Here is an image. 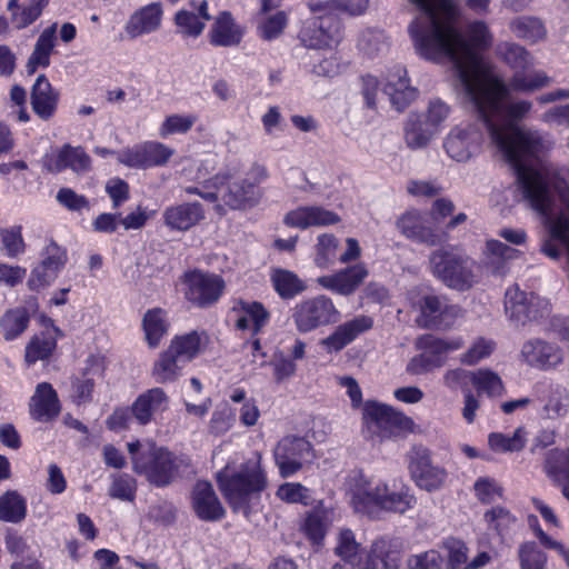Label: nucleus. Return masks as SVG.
<instances>
[{
  "mask_svg": "<svg viewBox=\"0 0 569 569\" xmlns=\"http://www.w3.org/2000/svg\"><path fill=\"white\" fill-rule=\"evenodd\" d=\"M409 1L420 10L408 28L416 50L425 59L452 62L490 138H495V131L502 132L523 120L532 103L507 101L509 90L503 79L481 57L492 44L488 26L473 21L463 36L458 29L460 10L453 0Z\"/></svg>",
  "mask_w": 569,
  "mask_h": 569,
  "instance_id": "nucleus-1",
  "label": "nucleus"
},
{
  "mask_svg": "<svg viewBox=\"0 0 569 569\" xmlns=\"http://www.w3.org/2000/svg\"><path fill=\"white\" fill-rule=\"evenodd\" d=\"M493 144L515 170L517 184L531 208L548 218V230L560 217H569V186L558 171L540 161L551 143L538 130L517 122L495 131Z\"/></svg>",
  "mask_w": 569,
  "mask_h": 569,
  "instance_id": "nucleus-2",
  "label": "nucleus"
},
{
  "mask_svg": "<svg viewBox=\"0 0 569 569\" xmlns=\"http://www.w3.org/2000/svg\"><path fill=\"white\" fill-rule=\"evenodd\" d=\"M217 482L233 512L248 516L252 500L259 499L267 488V477L258 460H248L238 471L220 472Z\"/></svg>",
  "mask_w": 569,
  "mask_h": 569,
  "instance_id": "nucleus-3",
  "label": "nucleus"
},
{
  "mask_svg": "<svg viewBox=\"0 0 569 569\" xmlns=\"http://www.w3.org/2000/svg\"><path fill=\"white\" fill-rule=\"evenodd\" d=\"M365 432L371 440L402 439L417 429L415 421L402 411L378 401H367L362 409Z\"/></svg>",
  "mask_w": 569,
  "mask_h": 569,
  "instance_id": "nucleus-4",
  "label": "nucleus"
},
{
  "mask_svg": "<svg viewBox=\"0 0 569 569\" xmlns=\"http://www.w3.org/2000/svg\"><path fill=\"white\" fill-rule=\"evenodd\" d=\"M133 470L143 475L149 482L157 487L168 486L178 470L176 457L154 442L141 443L140 441L128 443Z\"/></svg>",
  "mask_w": 569,
  "mask_h": 569,
  "instance_id": "nucleus-5",
  "label": "nucleus"
},
{
  "mask_svg": "<svg viewBox=\"0 0 569 569\" xmlns=\"http://www.w3.org/2000/svg\"><path fill=\"white\" fill-rule=\"evenodd\" d=\"M429 264L432 274L447 287L465 291L476 282V263L457 248L442 247L431 252Z\"/></svg>",
  "mask_w": 569,
  "mask_h": 569,
  "instance_id": "nucleus-6",
  "label": "nucleus"
},
{
  "mask_svg": "<svg viewBox=\"0 0 569 569\" xmlns=\"http://www.w3.org/2000/svg\"><path fill=\"white\" fill-rule=\"evenodd\" d=\"M312 12L317 14L308 19L300 32L299 39L307 48L333 49L342 40V26L338 16L328 10L327 4H310Z\"/></svg>",
  "mask_w": 569,
  "mask_h": 569,
  "instance_id": "nucleus-7",
  "label": "nucleus"
},
{
  "mask_svg": "<svg viewBox=\"0 0 569 569\" xmlns=\"http://www.w3.org/2000/svg\"><path fill=\"white\" fill-rule=\"evenodd\" d=\"M180 283L184 299L201 309L216 305L226 290L220 274L198 268L183 272Z\"/></svg>",
  "mask_w": 569,
  "mask_h": 569,
  "instance_id": "nucleus-8",
  "label": "nucleus"
},
{
  "mask_svg": "<svg viewBox=\"0 0 569 569\" xmlns=\"http://www.w3.org/2000/svg\"><path fill=\"white\" fill-rule=\"evenodd\" d=\"M339 318V310L332 299L326 295L305 298L291 309V319L300 333L336 323Z\"/></svg>",
  "mask_w": 569,
  "mask_h": 569,
  "instance_id": "nucleus-9",
  "label": "nucleus"
},
{
  "mask_svg": "<svg viewBox=\"0 0 569 569\" xmlns=\"http://www.w3.org/2000/svg\"><path fill=\"white\" fill-rule=\"evenodd\" d=\"M408 470L417 487L435 491L445 486L448 472L431 459V451L421 445L413 446L407 453Z\"/></svg>",
  "mask_w": 569,
  "mask_h": 569,
  "instance_id": "nucleus-10",
  "label": "nucleus"
},
{
  "mask_svg": "<svg viewBox=\"0 0 569 569\" xmlns=\"http://www.w3.org/2000/svg\"><path fill=\"white\" fill-rule=\"evenodd\" d=\"M420 316L418 322L427 329H450L463 316L462 309L450 305L445 297L428 295L420 300Z\"/></svg>",
  "mask_w": 569,
  "mask_h": 569,
  "instance_id": "nucleus-11",
  "label": "nucleus"
},
{
  "mask_svg": "<svg viewBox=\"0 0 569 569\" xmlns=\"http://www.w3.org/2000/svg\"><path fill=\"white\" fill-rule=\"evenodd\" d=\"M174 150L158 141H146L118 152V161L130 168L148 169L168 163Z\"/></svg>",
  "mask_w": 569,
  "mask_h": 569,
  "instance_id": "nucleus-12",
  "label": "nucleus"
},
{
  "mask_svg": "<svg viewBox=\"0 0 569 569\" xmlns=\"http://www.w3.org/2000/svg\"><path fill=\"white\" fill-rule=\"evenodd\" d=\"M505 309L511 320L525 325L542 317L548 311V306L533 292L521 291L515 284L506 291Z\"/></svg>",
  "mask_w": 569,
  "mask_h": 569,
  "instance_id": "nucleus-13",
  "label": "nucleus"
},
{
  "mask_svg": "<svg viewBox=\"0 0 569 569\" xmlns=\"http://www.w3.org/2000/svg\"><path fill=\"white\" fill-rule=\"evenodd\" d=\"M230 318L237 330L256 337L268 326L271 315L261 302L240 298L233 300Z\"/></svg>",
  "mask_w": 569,
  "mask_h": 569,
  "instance_id": "nucleus-14",
  "label": "nucleus"
},
{
  "mask_svg": "<svg viewBox=\"0 0 569 569\" xmlns=\"http://www.w3.org/2000/svg\"><path fill=\"white\" fill-rule=\"evenodd\" d=\"M396 226L407 239L435 247L447 240V233L440 232L423 214L412 209L402 213Z\"/></svg>",
  "mask_w": 569,
  "mask_h": 569,
  "instance_id": "nucleus-15",
  "label": "nucleus"
},
{
  "mask_svg": "<svg viewBox=\"0 0 569 569\" xmlns=\"http://www.w3.org/2000/svg\"><path fill=\"white\" fill-rule=\"evenodd\" d=\"M212 187L219 193V200L231 209H246L254 206L262 196L259 188L249 180L227 182L226 177L217 176L212 179Z\"/></svg>",
  "mask_w": 569,
  "mask_h": 569,
  "instance_id": "nucleus-16",
  "label": "nucleus"
},
{
  "mask_svg": "<svg viewBox=\"0 0 569 569\" xmlns=\"http://www.w3.org/2000/svg\"><path fill=\"white\" fill-rule=\"evenodd\" d=\"M311 445L303 438L286 437L274 449L276 463L283 478L290 477L302 468L310 456Z\"/></svg>",
  "mask_w": 569,
  "mask_h": 569,
  "instance_id": "nucleus-17",
  "label": "nucleus"
},
{
  "mask_svg": "<svg viewBox=\"0 0 569 569\" xmlns=\"http://www.w3.org/2000/svg\"><path fill=\"white\" fill-rule=\"evenodd\" d=\"M190 500L193 512L203 521L214 522L226 516L221 501L208 481H197L192 488Z\"/></svg>",
  "mask_w": 569,
  "mask_h": 569,
  "instance_id": "nucleus-18",
  "label": "nucleus"
},
{
  "mask_svg": "<svg viewBox=\"0 0 569 569\" xmlns=\"http://www.w3.org/2000/svg\"><path fill=\"white\" fill-rule=\"evenodd\" d=\"M340 217L335 211L321 206H302L289 211L283 223L291 228L308 229L329 227L340 222Z\"/></svg>",
  "mask_w": 569,
  "mask_h": 569,
  "instance_id": "nucleus-19",
  "label": "nucleus"
},
{
  "mask_svg": "<svg viewBox=\"0 0 569 569\" xmlns=\"http://www.w3.org/2000/svg\"><path fill=\"white\" fill-rule=\"evenodd\" d=\"M483 140L482 132L476 124H467L451 131L445 141L449 157L457 161L468 160Z\"/></svg>",
  "mask_w": 569,
  "mask_h": 569,
  "instance_id": "nucleus-20",
  "label": "nucleus"
},
{
  "mask_svg": "<svg viewBox=\"0 0 569 569\" xmlns=\"http://www.w3.org/2000/svg\"><path fill=\"white\" fill-rule=\"evenodd\" d=\"M372 327L373 319L370 316L359 315L339 325L321 343L328 352H338Z\"/></svg>",
  "mask_w": 569,
  "mask_h": 569,
  "instance_id": "nucleus-21",
  "label": "nucleus"
},
{
  "mask_svg": "<svg viewBox=\"0 0 569 569\" xmlns=\"http://www.w3.org/2000/svg\"><path fill=\"white\" fill-rule=\"evenodd\" d=\"M168 406V395L163 389L156 387L139 395L131 406V411L138 423L146 426L166 411Z\"/></svg>",
  "mask_w": 569,
  "mask_h": 569,
  "instance_id": "nucleus-22",
  "label": "nucleus"
},
{
  "mask_svg": "<svg viewBox=\"0 0 569 569\" xmlns=\"http://www.w3.org/2000/svg\"><path fill=\"white\" fill-rule=\"evenodd\" d=\"M367 276L368 270L363 264H355L333 274L319 277L317 282L327 290L349 296L357 290Z\"/></svg>",
  "mask_w": 569,
  "mask_h": 569,
  "instance_id": "nucleus-23",
  "label": "nucleus"
},
{
  "mask_svg": "<svg viewBox=\"0 0 569 569\" xmlns=\"http://www.w3.org/2000/svg\"><path fill=\"white\" fill-rule=\"evenodd\" d=\"M60 411L61 403L53 387L49 382L39 383L30 399V416L37 421L49 422L54 420Z\"/></svg>",
  "mask_w": 569,
  "mask_h": 569,
  "instance_id": "nucleus-24",
  "label": "nucleus"
},
{
  "mask_svg": "<svg viewBox=\"0 0 569 569\" xmlns=\"http://www.w3.org/2000/svg\"><path fill=\"white\" fill-rule=\"evenodd\" d=\"M46 166L51 172L71 169L74 172H87L91 169V158L82 147L63 144L56 153L48 156Z\"/></svg>",
  "mask_w": 569,
  "mask_h": 569,
  "instance_id": "nucleus-25",
  "label": "nucleus"
},
{
  "mask_svg": "<svg viewBox=\"0 0 569 569\" xmlns=\"http://www.w3.org/2000/svg\"><path fill=\"white\" fill-rule=\"evenodd\" d=\"M399 562V552L391 550L390 545L381 539L372 543L371 551L363 565L359 562L336 563L331 569H398Z\"/></svg>",
  "mask_w": 569,
  "mask_h": 569,
  "instance_id": "nucleus-26",
  "label": "nucleus"
},
{
  "mask_svg": "<svg viewBox=\"0 0 569 569\" xmlns=\"http://www.w3.org/2000/svg\"><path fill=\"white\" fill-rule=\"evenodd\" d=\"M386 485H372L362 476L355 477L350 488L351 503L357 512L371 513L376 508H381L382 493Z\"/></svg>",
  "mask_w": 569,
  "mask_h": 569,
  "instance_id": "nucleus-27",
  "label": "nucleus"
},
{
  "mask_svg": "<svg viewBox=\"0 0 569 569\" xmlns=\"http://www.w3.org/2000/svg\"><path fill=\"white\" fill-rule=\"evenodd\" d=\"M59 99V92L46 76H39L31 90V106L34 113L44 121L50 120L57 112Z\"/></svg>",
  "mask_w": 569,
  "mask_h": 569,
  "instance_id": "nucleus-28",
  "label": "nucleus"
},
{
  "mask_svg": "<svg viewBox=\"0 0 569 569\" xmlns=\"http://www.w3.org/2000/svg\"><path fill=\"white\" fill-rule=\"evenodd\" d=\"M242 36V28L236 23L228 11H222L216 17L209 31L210 43L217 47L238 46Z\"/></svg>",
  "mask_w": 569,
  "mask_h": 569,
  "instance_id": "nucleus-29",
  "label": "nucleus"
},
{
  "mask_svg": "<svg viewBox=\"0 0 569 569\" xmlns=\"http://www.w3.org/2000/svg\"><path fill=\"white\" fill-rule=\"evenodd\" d=\"M202 206L198 202L168 207L163 211V221L172 230L187 231L203 219Z\"/></svg>",
  "mask_w": 569,
  "mask_h": 569,
  "instance_id": "nucleus-30",
  "label": "nucleus"
},
{
  "mask_svg": "<svg viewBox=\"0 0 569 569\" xmlns=\"http://www.w3.org/2000/svg\"><path fill=\"white\" fill-rule=\"evenodd\" d=\"M162 8L160 3H150L136 11L126 24V32L131 38L140 37L159 29L162 20Z\"/></svg>",
  "mask_w": 569,
  "mask_h": 569,
  "instance_id": "nucleus-31",
  "label": "nucleus"
},
{
  "mask_svg": "<svg viewBox=\"0 0 569 569\" xmlns=\"http://www.w3.org/2000/svg\"><path fill=\"white\" fill-rule=\"evenodd\" d=\"M57 42V23L46 28L39 36L33 52L27 62L29 74L34 73L39 68H47L50 64V56Z\"/></svg>",
  "mask_w": 569,
  "mask_h": 569,
  "instance_id": "nucleus-32",
  "label": "nucleus"
},
{
  "mask_svg": "<svg viewBox=\"0 0 569 569\" xmlns=\"http://www.w3.org/2000/svg\"><path fill=\"white\" fill-rule=\"evenodd\" d=\"M463 345V339L460 337L442 339L432 335H422L416 341V348L439 360L441 367L446 363L448 353L461 349Z\"/></svg>",
  "mask_w": 569,
  "mask_h": 569,
  "instance_id": "nucleus-33",
  "label": "nucleus"
},
{
  "mask_svg": "<svg viewBox=\"0 0 569 569\" xmlns=\"http://www.w3.org/2000/svg\"><path fill=\"white\" fill-rule=\"evenodd\" d=\"M385 91L398 111L405 110L418 96L417 89L409 86L407 72L402 69H398L397 80L393 77L388 78Z\"/></svg>",
  "mask_w": 569,
  "mask_h": 569,
  "instance_id": "nucleus-34",
  "label": "nucleus"
},
{
  "mask_svg": "<svg viewBox=\"0 0 569 569\" xmlns=\"http://www.w3.org/2000/svg\"><path fill=\"white\" fill-rule=\"evenodd\" d=\"M49 0H28L19 4L18 0H9L8 10L11 12V23L16 29H24L36 22L48 6Z\"/></svg>",
  "mask_w": 569,
  "mask_h": 569,
  "instance_id": "nucleus-35",
  "label": "nucleus"
},
{
  "mask_svg": "<svg viewBox=\"0 0 569 569\" xmlns=\"http://www.w3.org/2000/svg\"><path fill=\"white\" fill-rule=\"evenodd\" d=\"M550 83L551 78L542 70H522L516 71L509 81V86L506 84V87L509 91L531 93L547 88ZM507 101H512L510 94Z\"/></svg>",
  "mask_w": 569,
  "mask_h": 569,
  "instance_id": "nucleus-36",
  "label": "nucleus"
},
{
  "mask_svg": "<svg viewBox=\"0 0 569 569\" xmlns=\"http://www.w3.org/2000/svg\"><path fill=\"white\" fill-rule=\"evenodd\" d=\"M270 281L274 291L284 300L292 299L307 290L306 282L298 274L282 268L272 269Z\"/></svg>",
  "mask_w": 569,
  "mask_h": 569,
  "instance_id": "nucleus-37",
  "label": "nucleus"
},
{
  "mask_svg": "<svg viewBox=\"0 0 569 569\" xmlns=\"http://www.w3.org/2000/svg\"><path fill=\"white\" fill-rule=\"evenodd\" d=\"M99 368L90 366L71 378V399L76 405H83L92 401L96 378L99 377Z\"/></svg>",
  "mask_w": 569,
  "mask_h": 569,
  "instance_id": "nucleus-38",
  "label": "nucleus"
},
{
  "mask_svg": "<svg viewBox=\"0 0 569 569\" xmlns=\"http://www.w3.org/2000/svg\"><path fill=\"white\" fill-rule=\"evenodd\" d=\"M142 329L148 346L150 348H157L169 329L167 311L162 308L149 309L143 316Z\"/></svg>",
  "mask_w": 569,
  "mask_h": 569,
  "instance_id": "nucleus-39",
  "label": "nucleus"
},
{
  "mask_svg": "<svg viewBox=\"0 0 569 569\" xmlns=\"http://www.w3.org/2000/svg\"><path fill=\"white\" fill-rule=\"evenodd\" d=\"M521 353L532 367L547 368L559 361L556 348L541 340L528 341L523 345Z\"/></svg>",
  "mask_w": 569,
  "mask_h": 569,
  "instance_id": "nucleus-40",
  "label": "nucleus"
},
{
  "mask_svg": "<svg viewBox=\"0 0 569 569\" xmlns=\"http://www.w3.org/2000/svg\"><path fill=\"white\" fill-rule=\"evenodd\" d=\"M184 367L174 353L167 348L160 352L159 357L154 361L151 376L157 383H168L176 381L181 375V370Z\"/></svg>",
  "mask_w": 569,
  "mask_h": 569,
  "instance_id": "nucleus-41",
  "label": "nucleus"
},
{
  "mask_svg": "<svg viewBox=\"0 0 569 569\" xmlns=\"http://www.w3.org/2000/svg\"><path fill=\"white\" fill-rule=\"evenodd\" d=\"M27 500L16 490H8L0 496V520L20 523L27 517Z\"/></svg>",
  "mask_w": 569,
  "mask_h": 569,
  "instance_id": "nucleus-42",
  "label": "nucleus"
},
{
  "mask_svg": "<svg viewBox=\"0 0 569 569\" xmlns=\"http://www.w3.org/2000/svg\"><path fill=\"white\" fill-rule=\"evenodd\" d=\"M543 471L556 483H569V448L549 450L545 456Z\"/></svg>",
  "mask_w": 569,
  "mask_h": 569,
  "instance_id": "nucleus-43",
  "label": "nucleus"
},
{
  "mask_svg": "<svg viewBox=\"0 0 569 569\" xmlns=\"http://www.w3.org/2000/svg\"><path fill=\"white\" fill-rule=\"evenodd\" d=\"M202 336L197 331L173 337L169 350L182 362L188 363L201 351Z\"/></svg>",
  "mask_w": 569,
  "mask_h": 569,
  "instance_id": "nucleus-44",
  "label": "nucleus"
},
{
  "mask_svg": "<svg viewBox=\"0 0 569 569\" xmlns=\"http://www.w3.org/2000/svg\"><path fill=\"white\" fill-rule=\"evenodd\" d=\"M527 435L523 427L517 428L511 436L502 432H491L488 436V446L498 453L519 452L526 446Z\"/></svg>",
  "mask_w": 569,
  "mask_h": 569,
  "instance_id": "nucleus-45",
  "label": "nucleus"
},
{
  "mask_svg": "<svg viewBox=\"0 0 569 569\" xmlns=\"http://www.w3.org/2000/svg\"><path fill=\"white\" fill-rule=\"evenodd\" d=\"M30 315L27 308L18 307L8 310L0 320V328L6 340H13L26 331Z\"/></svg>",
  "mask_w": 569,
  "mask_h": 569,
  "instance_id": "nucleus-46",
  "label": "nucleus"
},
{
  "mask_svg": "<svg viewBox=\"0 0 569 569\" xmlns=\"http://www.w3.org/2000/svg\"><path fill=\"white\" fill-rule=\"evenodd\" d=\"M471 385L478 396L485 393L488 397H500L505 391L501 378L489 369H478L472 373Z\"/></svg>",
  "mask_w": 569,
  "mask_h": 569,
  "instance_id": "nucleus-47",
  "label": "nucleus"
},
{
  "mask_svg": "<svg viewBox=\"0 0 569 569\" xmlns=\"http://www.w3.org/2000/svg\"><path fill=\"white\" fill-rule=\"evenodd\" d=\"M510 29L518 38L530 43L542 40L547 33L543 23L532 17H519L512 20Z\"/></svg>",
  "mask_w": 569,
  "mask_h": 569,
  "instance_id": "nucleus-48",
  "label": "nucleus"
},
{
  "mask_svg": "<svg viewBox=\"0 0 569 569\" xmlns=\"http://www.w3.org/2000/svg\"><path fill=\"white\" fill-rule=\"evenodd\" d=\"M57 347L56 339L46 333L32 337L26 347L24 359L29 365L48 359Z\"/></svg>",
  "mask_w": 569,
  "mask_h": 569,
  "instance_id": "nucleus-49",
  "label": "nucleus"
},
{
  "mask_svg": "<svg viewBox=\"0 0 569 569\" xmlns=\"http://www.w3.org/2000/svg\"><path fill=\"white\" fill-rule=\"evenodd\" d=\"M339 240L333 234L323 233L318 237L315 262L320 268H329L339 256Z\"/></svg>",
  "mask_w": 569,
  "mask_h": 569,
  "instance_id": "nucleus-50",
  "label": "nucleus"
},
{
  "mask_svg": "<svg viewBox=\"0 0 569 569\" xmlns=\"http://www.w3.org/2000/svg\"><path fill=\"white\" fill-rule=\"evenodd\" d=\"M416 499L409 492V488L402 486L398 490H389L386 485V491L382 493L381 509L403 513L410 509Z\"/></svg>",
  "mask_w": 569,
  "mask_h": 569,
  "instance_id": "nucleus-51",
  "label": "nucleus"
},
{
  "mask_svg": "<svg viewBox=\"0 0 569 569\" xmlns=\"http://www.w3.org/2000/svg\"><path fill=\"white\" fill-rule=\"evenodd\" d=\"M483 520L489 530H493L500 537H503L515 525L516 517L507 508L497 506L485 512Z\"/></svg>",
  "mask_w": 569,
  "mask_h": 569,
  "instance_id": "nucleus-52",
  "label": "nucleus"
},
{
  "mask_svg": "<svg viewBox=\"0 0 569 569\" xmlns=\"http://www.w3.org/2000/svg\"><path fill=\"white\" fill-rule=\"evenodd\" d=\"M496 350V342L491 339L479 337L472 341L469 348L460 356L459 361L465 366H476L489 358Z\"/></svg>",
  "mask_w": 569,
  "mask_h": 569,
  "instance_id": "nucleus-53",
  "label": "nucleus"
},
{
  "mask_svg": "<svg viewBox=\"0 0 569 569\" xmlns=\"http://www.w3.org/2000/svg\"><path fill=\"white\" fill-rule=\"evenodd\" d=\"M521 569H545L547 557L535 542H523L518 550Z\"/></svg>",
  "mask_w": 569,
  "mask_h": 569,
  "instance_id": "nucleus-54",
  "label": "nucleus"
},
{
  "mask_svg": "<svg viewBox=\"0 0 569 569\" xmlns=\"http://www.w3.org/2000/svg\"><path fill=\"white\" fill-rule=\"evenodd\" d=\"M197 116L194 114H171L168 116L162 122L159 134L166 138L176 133H187L196 123Z\"/></svg>",
  "mask_w": 569,
  "mask_h": 569,
  "instance_id": "nucleus-55",
  "label": "nucleus"
},
{
  "mask_svg": "<svg viewBox=\"0 0 569 569\" xmlns=\"http://www.w3.org/2000/svg\"><path fill=\"white\" fill-rule=\"evenodd\" d=\"M473 490L477 499L485 505L495 502L503 496V489L492 478L481 477L478 478L473 485Z\"/></svg>",
  "mask_w": 569,
  "mask_h": 569,
  "instance_id": "nucleus-56",
  "label": "nucleus"
},
{
  "mask_svg": "<svg viewBox=\"0 0 569 569\" xmlns=\"http://www.w3.org/2000/svg\"><path fill=\"white\" fill-rule=\"evenodd\" d=\"M1 241L6 254L16 258L26 250L21 227H12L1 230Z\"/></svg>",
  "mask_w": 569,
  "mask_h": 569,
  "instance_id": "nucleus-57",
  "label": "nucleus"
},
{
  "mask_svg": "<svg viewBox=\"0 0 569 569\" xmlns=\"http://www.w3.org/2000/svg\"><path fill=\"white\" fill-rule=\"evenodd\" d=\"M136 480L128 475H118L109 489V495L112 498L132 501L136 497Z\"/></svg>",
  "mask_w": 569,
  "mask_h": 569,
  "instance_id": "nucleus-58",
  "label": "nucleus"
},
{
  "mask_svg": "<svg viewBox=\"0 0 569 569\" xmlns=\"http://www.w3.org/2000/svg\"><path fill=\"white\" fill-rule=\"evenodd\" d=\"M57 201L69 211L80 212L90 209V201L83 194H78L71 188H60L57 192Z\"/></svg>",
  "mask_w": 569,
  "mask_h": 569,
  "instance_id": "nucleus-59",
  "label": "nucleus"
},
{
  "mask_svg": "<svg viewBox=\"0 0 569 569\" xmlns=\"http://www.w3.org/2000/svg\"><path fill=\"white\" fill-rule=\"evenodd\" d=\"M277 497L288 503L308 505L310 499L309 490L300 483L286 482L277 490Z\"/></svg>",
  "mask_w": 569,
  "mask_h": 569,
  "instance_id": "nucleus-60",
  "label": "nucleus"
},
{
  "mask_svg": "<svg viewBox=\"0 0 569 569\" xmlns=\"http://www.w3.org/2000/svg\"><path fill=\"white\" fill-rule=\"evenodd\" d=\"M360 545L356 541L351 530L346 529L339 533L336 553L341 557L345 562H352L358 556Z\"/></svg>",
  "mask_w": 569,
  "mask_h": 569,
  "instance_id": "nucleus-61",
  "label": "nucleus"
},
{
  "mask_svg": "<svg viewBox=\"0 0 569 569\" xmlns=\"http://www.w3.org/2000/svg\"><path fill=\"white\" fill-rule=\"evenodd\" d=\"M503 59L512 69H526L532 64L530 53L523 47L515 43L505 46Z\"/></svg>",
  "mask_w": 569,
  "mask_h": 569,
  "instance_id": "nucleus-62",
  "label": "nucleus"
},
{
  "mask_svg": "<svg viewBox=\"0 0 569 569\" xmlns=\"http://www.w3.org/2000/svg\"><path fill=\"white\" fill-rule=\"evenodd\" d=\"M473 371L466 370L462 368L449 369L445 372L442 377L443 385L452 391L461 389L467 392L469 389V385L472 380Z\"/></svg>",
  "mask_w": 569,
  "mask_h": 569,
  "instance_id": "nucleus-63",
  "label": "nucleus"
},
{
  "mask_svg": "<svg viewBox=\"0 0 569 569\" xmlns=\"http://www.w3.org/2000/svg\"><path fill=\"white\" fill-rule=\"evenodd\" d=\"M409 569H443V559L436 550H429L412 556L408 562Z\"/></svg>",
  "mask_w": 569,
  "mask_h": 569,
  "instance_id": "nucleus-64",
  "label": "nucleus"
}]
</instances>
